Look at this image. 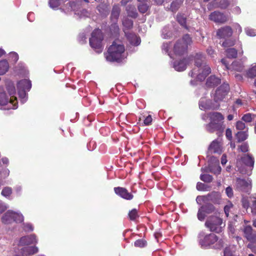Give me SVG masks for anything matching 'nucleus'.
Instances as JSON below:
<instances>
[{"label":"nucleus","mask_w":256,"mask_h":256,"mask_svg":"<svg viewBox=\"0 0 256 256\" xmlns=\"http://www.w3.org/2000/svg\"><path fill=\"white\" fill-rule=\"evenodd\" d=\"M239 149L242 152H246L248 150V146L246 144L244 143L240 146Z\"/></svg>","instance_id":"62"},{"label":"nucleus","mask_w":256,"mask_h":256,"mask_svg":"<svg viewBox=\"0 0 256 256\" xmlns=\"http://www.w3.org/2000/svg\"><path fill=\"white\" fill-rule=\"evenodd\" d=\"M232 34V30L229 26H226L218 29L216 35L219 38H226L230 37Z\"/></svg>","instance_id":"24"},{"label":"nucleus","mask_w":256,"mask_h":256,"mask_svg":"<svg viewBox=\"0 0 256 256\" xmlns=\"http://www.w3.org/2000/svg\"><path fill=\"white\" fill-rule=\"evenodd\" d=\"M230 0H221L219 2H210L208 4V8L211 10L215 8H226L230 4Z\"/></svg>","instance_id":"20"},{"label":"nucleus","mask_w":256,"mask_h":256,"mask_svg":"<svg viewBox=\"0 0 256 256\" xmlns=\"http://www.w3.org/2000/svg\"><path fill=\"white\" fill-rule=\"evenodd\" d=\"M38 242L37 236L34 234L22 236L15 241V244L20 247L28 246L30 244H36Z\"/></svg>","instance_id":"13"},{"label":"nucleus","mask_w":256,"mask_h":256,"mask_svg":"<svg viewBox=\"0 0 256 256\" xmlns=\"http://www.w3.org/2000/svg\"><path fill=\"white\" fill-rule=\"evenodd\" d=\"M200 180L206 182H210L212 180V176L208 174H201Z\"/></svg>","instance_id":"47"},{"label":"nucleus","mask_w":256,"mask_h":256,"mask_svg":"<svg viewBox=\"0 0 256 256\" xmlns=\"http://www.w3.org/2000/svg\"><path fill=\"white\" fill-rule=\"evenodd\" d=\"M252 118H253L250 114H246L242 117V120L246 122H250L252 120Z\"/></svg>","instance_id":"54"},{"label":"nucleus","mask_w":256,"mask_h":256,"mask_svg":"<svg viewBox=\"0 0 256 256\" xmlns=\"http://www.w3.org/2000/svg\"><path fill=\"white\" fill-rule=\"evenodd\" d=\"M198 242L202 247L206 248L214 244L217 240V236L214 234H206L200 232L198 236Z\"/></svg>","instance_id":"11"},{"label":"nucleus","mask_w":256,"mask_h":256,"mask_svg":"<svg viewBox=\"0 0 256 256\" xmlns=\"http://www.w3.org/2000/svg\"><path fill=\"white\" fill-rule=\"evenodd\" d=\"M218 106H216L212 103L211 100L206 98H202L199 102L200 108L203 110H206L210 109H215Z\"/></svg>","instance_id":"19"},{"label":"nucleus","mask_w":256,"mask_h":256,"mask_svg":"<svg viewBox=\"0 0 256 256\" xmlns=\"http://www.w3.org/2000/svg\"><path fill=\"white\" fill-rule=\"evenodd\" d=\"M246 106V101L244 100L237 99L233 106L234 110L236 108H238L241 106Z\"/></svg>","instance_id":"38"},{"label":"nucleus","mask_w":256,"mask_h":256,"mask_svg":"<svg viewBox=\"0 0 256 256\" xmlns=\"http://www.w3.org/2000/svg\"><path fill=\"white\" fill-rule=\"evenodd\" d=\"M22 228L26 232H32L34 230V226L30 222H22Z\"/></svg>","instance_id":"32"},{"label":"nucleus","mask_w":256,"mask_h":256,"mask_svg":"<svg viewBox=\"0 0 256 256\" xmlns=\"http://www.w3.org/2000/svg\"><path fill=\"white\" fill-rule=\"evenodd\" d=\"M188 60L186 59L176 61L173 62V67L177 71L181 72L186 70Z\"/></svg>","instance_id":"27"},{"label":"nucleus","mask_w":256,"mask_h":256,"mask_svg":"<svg viewBox=\"0 0 256 256\" xmlns=\"http://www.w3.org/2000/svg\"><path fill=\"white\" fill-rule=\"evenodd\" d=\"M243 232L244 236L250 243L256 242V234L252 232L250 226H245L243 228Z\"/></svg>","instance_id":"21"},{"label":"nucleus","mask_w":256,"mask_h":256,"mask_svg":"<svg viewBox=\"0 0 256 256\" xmlns=\"http://www.w3.org/2000/svg\"><path fill=\"white\" fill-rule=\"evenodd\" d=\"M226 56L228 58H235L238 54L237 50L234 48H230L226 50Z\"/></svg>","instance_id":"35"},{"label":"nucleus","mask_w":256,"mask_h":256,"mask_svg":"<svg viewBox=\"0 0 256 256\" xmlns=\"http://www.w3.org/2000/svg\"><path fill=\"white\" fill-rule=\"evenodd\" d=\"M208 151L210 152L220 154L222 152L221 139L214 140L209 146Z\"/></svg>","instance_id":"23"},{"label":"nucleus","mask_w":256,"mask_h":256,"mask_svg":"<svg viewBox=\"0 0 256 256\" xmlns=\"http://www.w3.org/2000/svg\"><path fill=\"white\" fill-rule=\"evenodd\" d=\"M233 27L235 32L240 34L242 32V28L238 23H235L233 24Z\"/></svg>","instance_id":"59"},{"label":"nucleus","mask_w":256,"mask_h":256,"mask_svg":"<svg viewBox=\"0 0 256 256\" xmlns=\"http://www.w3.org/2000/svg\"><path fill=\"white\" fill-rule=\"evenodd\" d=\"M195 67L190 75L198 80L202 81L211 72V68L205 62V57L202 53H198L194 57Z\"/></svg>","instance_id":"2"},{"label":"nucleus","mask_w":256,"mask_h":256,"mask_svg":"<svg viewBox=\"0 0 256 256\" xmlns=\"http://www.w3.org/2000/svg\"><path fill=\"white\" fill-rule=\"evenodd\" d=\"M115 193L121 198L130 200L133 198L132 194L130 193L126 189L122 187H116L114 188Z\"/></svg>","instance_id":"22"},{"label":"nucleus","mask_w":256,"mask_h":256,"mask_svg":"<svg viewBox=\"0 0 256 256\" xmlns=\"http://www.w3.org/2000/svg\"><path fill=\"white\" fill-rule=\"evenodd\" d=\"M102 34L100 29H96L92 32L90 38V44L96 52L100 53L102 51Z\"/></svg>","instance_id":"8"},{"label":"nucleus","mask_w":256,"mask_h":256,"mask_svg":"<svg viewBox=\"0 0 256 256\" xmlns=\"http://www.w3.org/2000/svg\"><path fill=\"white\" fill-rule=\"evenodd\" d=\"M226 192L228 196L230 198L233 196V191L230 186L226 188Z\"/></svg>","instance_id":"64"},{"label":"nucleus","mask_w":256,"mask_h":256,"mask_svg":"<svg viewBox=\"0 0 256 256\" xmlns=\"http://www.w3.org/2000/svg\"><path fill=\"white\" fill-rule=\"evenodd\" d=\"M200 207H204V211L206 214L212 213L214 210V206L212 204H208L205 206H202Z\"/></svg>","instance_id":"44"},{"label":"nucleus","mask_w":256,"mask_h":256,"mask_svg":"<svg viewBox=\"0 0 256 256\" xmlns=\"http://www.w3.org/2000/svg\"><path fill=\"white\" fill-rule=\"evenodd\" d=\"M10 173V170L6 168L0 169V176L2 178H7L9 176Z\"/></svg>","instance_id":"45"},{"label":"nucleus","mask_w":256,"mask_h":256,"mask_svg":"<svg viewBox=\"0 0 256 256\" xmlns=\"http://www.w3.org/2000/svg\"><path fill=\"white\" fill-rule=\"evenodd\" d=\"M76 14H77L80 18H84L88 17L90 16L89 12L86 10H82L77 12L75 13Z\"/></svg>","instance_id":"51"},{"label":"nucleus","mask_w":256,"mask_h":256,"mask_svg":"<svg viewBox=\"0 0 256 256\" xmlns=\"http://www.w3.org/2000/svg\"><path fill=\"white\" fill-rule=\"evenodd\" d=\"M64 2V0H49L48 5L50 7L54 10H57L58 6Z\"/></svg>","instance_id":"31"},{"label":"nucleus","mask_w":256,"mask_h":256,"mask_svg":"<svg viewBox=\"0 0 256 256\" xmlns=\"http://www.w3.org/2000/svg\"><path fill=\"white\" fill-rule=\"evenodd\" d=\"M120 8L118 5L113 6L111 13L110 19L112 24L110 28V30L112 34H116L119 32V28L116 24L120 14Z\"/></svg>","instance_id":"12"},{"label":"nucleus","mask_w":256,"mask_h":256,"mask_svg":"<svg viewBox=\"0 0 256 256\" xmlns=\"http://www.w3.org/2000/svg\"><path fill=\"white\" fill-rule=\"evenodd\" d=\"M32 88L30 80L24 79L18 81L17 83V88L20 98L22 103L25 102L27 100L26 91H29Z\"/></svg>","instance_id":"10"},{"label":"nucleus","mask_w":256,"mask_h":256,"mask_svg":"<svg viewBox=\"0 0 256 256\" xmlns=\"http://www.w3.org/2000/svg\"><path fill=\"white\" fill-rule=\"evenodd\" d=\"M146 242L144 239H138L134 242V246L138 248H144L146 245Z\"/></svg>","instance_id":"49"},{"label":"nucleus","mask_w":256,"mask_h":256,"mask_svg":"<svg viewBox=\"0 0 256 256\" xmlns=\"http://www.w3.org/2000/svg\"><path fill=\"white\" fill-rule=\"evenodd\" d=\"M220 82V80L214 75L209 76L206 82V86L208 87H212L217 86Z\"/></svg>","instance_id":"28"},{"label":"nucleus","mask_w":256,"mask_h":256,"mask_svg":"<svg viewBox=\"0 0 256 256\" xmlns=\"http://www.w3.org/2000/svg\"><path fill=\"white\" fill-rule=\"evenodd\" d=\"M9 208V206L6 204L2 202L0 200V214H2L7 210Z\"/></svg>","instance_id":"58"},{"label":"nucleus","mask_w":256,"mask_h":256,"mask_svg":"<svg viewBox=\"0 0 256 256\" xmlns=\"http://www.w3.org/2000/svg\"><path fill=\"white\" fill-rule=\"evenodd\" d=\"M138 9L140 12L144 13L147 11L148 6L146 4L142 3L138 6Z\"/></svg>","instance_id":"52"},{"label":"nucleus","mask_w":256,"mask_h":256,"mask_svg":"<svg viewBox=\"0 0 256 256\" xmlns=\"http://www.w3.org/2000/svg\"><path fill=\"white\" fill-rule=\"evenodd\" d=\"M230 90V86L226 83H224L218 88L213 94L214 100L216 102L222 101L228 94Z\"/></svg>","instance_id":"14"},{"label":"nucleus","mask_w":256,"mask_h":256,"mask_svg":"<svg viewBox=\"0 0 256 256\" xmlns=\"http://www.w3.org/2000/svg\"><path fill=\"white\" fill-rule=\"evenodd\" d=\"M248 136V134L246 131L240 132L236 134V137L239 142L246 140Z\"/></svg>","instance_id":"39"},{"label":"nucleus","mask_w":256,"mask_h":256,"mask_svg":"<svg viewBox=\"0 0 256 256\" xmlns=\"http://www.w3.org/2000/svg\"><path fill=\"white\" fill-rule=\"evenodd\" d=\"M130 220H134L138 216L137 210L136 209L132 210L128 214Z\"/></svg>","instance_id":"56"},{"label":"nucleus","mask_w":256,"mask_h":256,"mask_svg":"<svg viewBox=\"0 0 256 256\" xmlns=\"http://www.w3.org/2000/svg\"><path fill=\"white\" fill-rule=\"evenodd\" d=\"M236 248L234 246H230L225 248L224 256H234Z\"/></svg>","instance_id":"33"},{"label":"nucleus","mask_w":256,"mask_h":256,"mask_svg":"<svg viewBox=\"0 0 256 256\" xmlns=\"http://www.w3.org/2000/svg\"><path fill=\"white\" fill-rule=\"evenodd\" d=\"M234 44V42L231 40H226L222 42V46L224 47L232 46Z\"/></svg>","instance_id":"63"},{"label":"nucleus","mask_w":256,"mask_h":256,"mask_svg":"<svg viewBox=\"0 0 256 256\" xmlns=\"http://www.w3.org/2000/svg\"><path fill=\"white\" fill-rule=\"evenodd\" d=\"M14 256H25L23 252H21L20 248L16 246L15 244H14Z\"/></svg>","instance_id":"48"},{"label":"nucleus","mask_w":256,"mask_h":256,"mask_svg":"<svg viewBox=\"0 0 256 256\" xmlns=\"http://www.w3.org/2000/svg\"><path fill=\"white\" fill-rule=\"evenodd\" d=\"M206 226L209 228L210 231L219 233L222 232V228L225 224L222 222V220L216 216L210 217L205 223Z\"/></svg>","instance_id":"9"},{"label":"nucleus","mask_w":256,"mask_h":256,"mask_svg":"<svg viewBox=\"0 0 256 256\" xmlns=\"http://www.w3.org/2000/svg\"><path fill=\"white\" fill-rule=\"evenodd\" d=\"M209 19L216 23H224L228 20L227 16L218 11L212 12L209 16Z\"/></svg>","instance_id":"18"},{"label":"nucleus","mask_w":256,"mask_h":256,"mask_svg":"<svg viewBox=\"0 0 256 256\" xmlns=\"http://www.w3.org/2000/svg\"><path fill=\"white\" fill-rule=\"evenodd\" d=\"M126 36L130 44L134 46H137L140 43V40L136 34L133 33H128L124 31Z\"/></svg>","instance_id":"25"},{"label":"nucleus","mask_w":256,"mask_h":256,"mask_svg":"<svg viewBox=\"0 0 256 256\" xmlns=\"http://www.w3.org/2000/svg\"><path fill=\"white\" fill-rule=\"evenodd\" d=\"M24 215L20 211L8 210L1 218V222L5 224H10L13 222L21 224L24 222Z\"/></svg>","instance_id":"7"},{"label":"nucleus","mask_w":256,"mask_h":256,"mask_svg":"<svg viewBox=\"0 0 256 256\" xmlns=\"http://www.w3.org/2000/svg\"><path fill=\"white\" fill-rule=\"evenodd\" d=\"M21 252L24 254L25 256H30L38 252V248L36 246H26L21 247Z\"/></svg>","instance_id":"26"},{"label":"nucleus","mask_w":256,"mask_h":256,"mask_svg":"<svg viewBox=\"0 0 256 256\" xmlns=\"http://www.w3.org/2000/svg\"><path fill=\"white\" fill-rule=\"evenodd\" d=\"M220 198V194L218 192H213L212 193L206 196H198L196 198V202L199 205H201L204 202L210 200L214 202H218Z\"/></svg>","instance_id":"16"},{"label":"nucleus","mask_w":256,"mask_h":256,"mask_svg":"<svg viewBox=\"0 0 256 256\" xmlns=\"http://www.w3.org/2000/svg\"><path fill=\"white\" fill-rule=\"evenodd\" d=\"M236 128L238 130H244L246 128V124L242 120H239L236 123Z\"/></svg>","instance_id":"55"},{"label":"nucleus","mask_w":256,"mask_h":256,"mask_svg":"<svg viewBox=\"0 0 256 256\" xmlns=\"http://www.w3.org/2000/svg\"><path fill=\"white\" fill-rule=\"evenodd\" d=\"M12 194V188L9 186L4 187L2 190L1 194L2 196L8 198Z\"/></svg>","instance_id":"34"},{"label":"nucleus","mask_w":256,"mask_h":256,"mask_svg":"<svg viewBox=\"0 0 256 256\" xmlns=\"http://www.w3.org/2000/svg\"><path fill=\"white\" fill-rule=\"evenodd\" d=\"M184 0H176L171 4V9L172 12L177 10L180 6L182 4Z\"/></svg>","instance_id":"37"},{"label":"nucleus","mask_w":256,"mask_h":256,"mask_svg":"<svg viewBox=\"0 0 256 256\" xmlns=\"http://www.w3.org/2000/svg\"><path fill=\"white\" fill-rule=\"evenodd\" d=\"M128 15L132 18H136L138 16L136 10L134 6L128 5L126 8Z\"/></svg>","instance_id":"30"},{"label":"nucleus","mask_w":256,"mask_h":256,"mask_svg":"<svg viewBox=\"0 0 256 256\" xmlns=\"http://www.w3.org/2000/svg\"><path fill=\"white\" fill-rule=\"evenodd\" d=\"M208 166L202 168V171L204 172H210L214 174H218L221 172V168L219 166V160L214 157H211L209 160Z\"/></svg>","instance_id":"15"},{"label":"nucleus","mask_w":256,"mask_h":256,"mask_svg":"<svg viewBox=\"0 0 256 256\" xmlns=\"http://www.w3.org/2000/svg\"><path fill=\"white\" fill-rule=\"evenodd\" d=\"M254 159L249 154H244L240 159L238 160L236 166L238 170L243 174L250 175L254 168Z\"/></svg>","instance_id":"6"},{"label":"nucleus","mask_w":256,"mask_h":256,"mask_svg":"<svg viewBox=\"0 0 256 256\" xmlns=\"http://www.w3.org/2000/svg\"><path fill=\"white\" fill-rule=\"evenodd\" d=\"M203 120L208 119L209 122L206 125V130L210 132H218L221 133L224 128V116L218 112H210L202 116Z\"/></svg>","instance_id":"3"},{"label":"nucleus","mask_w":256,"mask_h":256,"mask_svg":"<svg viewBox=\"0 0 256 256\" xmlns=\"http://www.w3.org/2000/svg\"><path fill=\"white\" fill-rule=\"evenodd\" d=\"M122 24L125 28L129 29L132 28L133 22L127 18H124L122 20Z\"/></svg>","instance_id":"43"},{"label":"nucleus","mask_w":256,"mask_h":256,"mask_svg":"<svg viewBox=\"0 0 256 256\" xmlns=\"http://www.w3.org/2000/svg\"><path fill=\"white\" fill-rule=\"evenodd\" d=\"M252 204V212L253 214H256V198H251Z\"/></svg>","instance_id":"61"},{"label":"nucleus","mask_w":256,"mask_h":256,"mask_svg":"<svg viewBox=\"0 0 256 256\" xmlns=\"http://www.w3.org/2000/svg\"><path fill=\"white\" fill-rule=\"evenodd\" d=\"M246 76L250 78H253L256 76V66H254L248 69L246 72Z\"/></svg>","instance_id":"42"},{"label":"nucleus","mask_w":256,"mask_h":256,"mask_svg":"<svg viewBox=\"0 0 256 256\" xmlns=\"http://www.w3.org/2000/svg\"><path fill=\"white\" fill-rule=\"evenodd\" d=\"M231 66L232 69L238 72H241L244 68L243 64L237 61L233 62Z\"/></svg>","instance_id":"36"},{"label":"nucleus","mask_w":256,"mask_h":256,"mask_svg":"<svg viewBox=\"0 0 256 256\" xmlns=\"http://www.w3.org/2000/svg\"><path fill=\"white\" fill-rule=\"evenodd\" d=\"M127 56L123 44L118 40H116L109 47L106 59L109 62H120L126 58Z\"/></svg>","instance_id":"5"},{"label":"nucleus","mask_w":256,"mask_h":256,"mask_svg":"<svg viewBox=\"0 0 256 256\" xmlns=\"http://www.w3.org/2000/svg\"><path fill=\"white\" fill-rule=\"evenodd\" d=\"M196 189L198 190L208 191L210 190V188L206 184L198 182L196 184Z\"/></svg>","instance_id":"40"},{"label":"nucleus","mask_w":256,"mask_h":256,"mask_svg":"<svg viewBox=\"0 0 256 256\" xmlns=\"http://www.w3.org/2000/svg\"><path fill=\"white\" fill-rule=\"evenodd\" d=\"M10 64L8 61L4 59L0 60V76L5 74L9 70Z\"/></svg>","instance_id":"29"},{"label":"nucleus","mask_w":256,"mask_h":256,"mask_svg":"<svg viewBox=\"0 0 256 256\" xmlns=\"http://www.w3.org/2000/svg\"><path fill=\"white\" fill-rule=\"evenodd\" d=\"M233 205L231 202H229L224 208V212L226 216L228 217L229 215L230 210L232 208Z\"/></svg>","instance_id":"57"},{"label":"nucleus","mask_w":256,"mask_h":256,"mask_svg":"<svg viewBox=\"0 0 256 256\" xmlns=\"http://www.w3.org/2000/svg\"><path fill=\"white\" fill-rule=\"evenodd\" d=\"M177 20L180 25L186 28V18L184 15L178 14L177 16Z\"/></svg>","instance_id":"46"},{"label":"nucleus","mask_w":256,"mask_h":256,"mask_svg":"<svg viewBox=\"0 0 256 256\" xmlns=\"http://www.w3.org/2000/svg\"><path fill=\"white\" fill-rule=\"evenodd\" d=\"M10 58L12 59V60L16 62L18 60V56L17 53L15 52H11L10 53Z\"/></svg>","instance_id":"60"},{"label":"nucleus","mask_w":256,"mask_h":256,"mask_svg":"<svg viewBox=\"0 0 256 256\" xmlns=\"http://www.w3.org/2000/svg\"><path fill=\"white\" fill-rule=\"evenodd\" d=\"M236 184L238 189L246 192H249L251 188V181L248 178L246 180L238 178Z\"/></svg>","instance_id":"17"},{"label":"nucleus","mask_w":256,"mask_h":256,"mask_svg":"<svg viewBox=\"0 0 256 256\" xmlns=\"http://www.w3.org/2000/svg\"><path fill=\"white\" fill-rule=\"evenodd\" d=\"M204 207H200L197 214L198 218L200 221H203L204 220L206 214L204 212Z\"/></svg>","instance_id":"41"},{"label":"nucleus","mask_w":256,"mask_h":256,"mask_svg":"<svg viewBox=\"0 0 256 256\" xmlns=\"http://www.w3.org/2000/svg\"><path fill=\"white\" fill-rule=\"evenodd\" d=\"M244 32L246 35L250 36H256V30L250 28H244Z\"/></svg>","instance_id":"50"},{"label":"nucleus","mask_w":256,"mask_h":256,"mask_svg":"<svg viewBox=\"0 0 256 256\" xmlns=\"http://www.w3.org/2000/svg\"><path fill=\"white\" fill-rule=\"evenodd\" d=\"M192 40L189 35H184L182 39L178 40L173 48V54L169 52L170 44L164 42L162 46V50L168 53L170 58L174 59L176 57L180 56L186 52L188 45L190 44Z\"/></svg>","instance_id":"4"},{"label":"nucleus","mask_w":256,"mask_h":256,"mask_svg":"<svg viewBox=\"0 0 256 256\" xmlns=\"http://www.w3.org/2000/svg\"><path fill=\"white\" fill-rule=\"evenodd\" d=\"M98 10L102 14H106L108 13L107 7L103 4L99 5L98 6Z\"/></svg>","instance_id":"53"},{"label":"nucleus","mask_w":256,"mask_h":256,"mask_svg":"<svg viewBox=\"0 0 256 256\" xmlns=\"http://www.w3.org/2000/svg\"><path fill=\"white\" fill-rule=\"evenodd\" d=\"M16 90L12 81L6 80L5 86H0V108L4 110L18 108Z\"/></svg>","instance_id":"1"}]
</instances>
